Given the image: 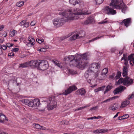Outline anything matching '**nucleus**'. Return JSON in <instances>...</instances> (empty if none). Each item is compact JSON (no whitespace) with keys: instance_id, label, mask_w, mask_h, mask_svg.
Masks as SVG:
<instances>
[{"instance_id":"8","label":"nucleus","mask_w":134,"mask_h":134,"mask_svg":"<svg viewBox=\"0 0 134 134\" xmlns=\"http://www.w3.org/2000/svg\"><path fill=\"white\" fill-rule=\"evenodd\" d=\"M48 66V62L47 61L41 60L39 67V69L44 71L47 69Z\"/></svg>"},{"instance_id":"19","label":"nucleus","mask_w":134,"mask_h":134,"mask_svg":"<svg viewBox=\"0 0 134 134\" xmlns=\"http://www.w3.org/2000/svg\"><path fill=\"white\" fill-rule=\"evenodd\" d=\"M79 59H82V60L86 61L88 59L87 58V54L85 53L80 55Z\"/></svg>"},{"instance_id":"18","label":"nucleus","mask_w":134,"mask_h":134,"mask_svg":"<svg viewBox=\"0 0 134 134\" xmlns=\"http://www.w3.org/2000/svg\"><path fill=\"white\" fill-rule=\"evenodd\" d=\"M34 104V107H38L40 105V100L38 99H35L32 100Z\"/></svg>"},{"instance_id":"39","label":"nucleus","mask_w":134,"mask_h":134,"mask_svg":"<svg viewBox=\"0 0 134 134\" xmlns=\"http://www.w3.org/2000/svg\"><path fill=\"white\" fill-rule=\"evenodd\" d=\"M28 39L29 42L32 43H34L35 41L34 39L31 37H29Z\"/></svg>"},{"instance_id":"5","label":"nucleus","mask_w":134,"mask_h":134,"mask_svg":"<svg viewBox=\"0 0 134 134\" xmlns=\"http://www.w3.org/2000/svg\"><path fill=\"white\" fill-rule=\"evenodd\" d=\"M133 82L132 79H130L128 77H127L124 78L122 77L120 78L117 82V83L118 85L122 83L124 85L128 86L131 85Z\"/></svg>"},{"instance_id":"46","label":"nucleus","mask_w":134,"mask_h":134,"mask_svg":"<svg viewBox=\"0 0 134 134\" xmlns=\"http://www.w3.org/2000/svg\"><path fill=\"white\" fill-rule=\"evenodd\" d=\"M36 41L37 42H38L39 43L41 44L43 41V39L40 40L39 38H37L36 40Z\"/></svg>"},{"instance_id":"58","label":"nucleus","mask_w":134,"mask_h":134,"mask_svg":"<svg viewBox=\"0 0 134 134\" xmlns=\"http://www.w3.org/2000/svg\"><path fill=\"white\" fill-rule=\"evenodd\" d=\"M46 50L45 48H41L40 49L41 52H45L46 51Z\"/></svg>"},{"instance_id":"32","label":"nucleus","mask_w":134,"mask_h":134,"mask_svg":"<svg viewBox=\"0 0 134 134\" xmlns=\"http://www.w3.org/2000/svg\"><path fill=\"white\" fill-rule=\"evenodd\" d=\"M35 63H35V61L32 60L30 61L29 62L30 66L32 68L35 67Z\"/></svg>"},{"instance_id":"4","label":"nucleus","mask_w":134,"mask_h":134,"mask_svg":"<svg viewBox=\"0 0 134 134\" xmlns=\"http://www.w3.org/2000/svg\"><path fill=\"white\" fill-rule=\"evenodd\" d=\"M47 103V107L48 110H52L57 106V102L55 97L49 98L44 100Z\"/></svg>"},{"instance_id":"11","label":"nucleus","mask_w":134,"mask_h":134,"mask_svg":"<svg viewBox=\"0 0 134 134\" xmlns=\"http://www.w3.org/2000/svg\"><path fill=\"white\" fill-rule=\"evenodd\" d=\"M126 88L122 86H120L119 87L116 88L113 91L114 95L120 92L123 91Z\"/></svg>"},{"instance_id":"51","label":"nucleus","mask_w":134,"mask_h":134,"mask_svg":"<svg viewBox=\"0 0 134 134\" xmlns=\"http://www.w3.org/2000/svg\"><path fill=\"white\" fill-rule=\"evenodd\" d=\"M98 107L97 106H96L95 107H94L92 108H91L90 110H96L97 109Z\"/></svg>"},{"instance_id":"41","label":"nucleus","mask_w":134,"mask_h":134,"mask_svg":"<svg viewBox=\"0 0 134 134\" xmlns=\"http://www.w3.org/2000/svg\"><path fill=\"white\" fill-rule=\"evenodd\" d=\"M134 97V94L132 93L131 95H129L127 98L128 99L130 100Z\"/></svg>"},{"instance_id":"35","label":"nucleus","mask_w":134,"mask_h":134,"mask_svg":"<svg viewBox=\"0 0 134 134\" xmlns=\"http://www.w3.org/2000/svg\"><path fill=\"white\" fill-rule=\"evenodd\" d=\"M33 126L34 127L37 129H41V126L39 124H34L33 125Z\"/></svg>"},{"instance_id":"42","label":"nucleus","mask_w":134,"mask_h":134,"mask_svg":"<svg viewBox=\"0 0 134 134\" xmlns=\"http://www.w3.org/2000/svg\"><path fill=\"white\" fill-rule=\"evenodd\" d=\"M26 45L28 47H31L34 45V44L33 43L30 42H27Z\"/></svg>"},{"instance_id":"55","label":"nucleus","mask_w":134,"mask_h":134,"mask_svg":"<svg viewBox=\"0 0 134 134\" xmlns=\"http://www.w3.org/2000/svg\"><path fill=\"white\" fill-rule=\"evenodd\" d=\"M19 49V48H15L13 49H12V51L13 52H16L18 51Z\"/></svg>"},{"instance_id":"1","label":"nucleus","mask_w":134,"mask_h":134,"mask_svg":"<svg viewBox=\"0 0 134 134\" xmlns=\"http://www.w3.org/2000/svg\"><path fill=\"white\" fill-rule=\"evenodd\" d=\"M69 2L70 4L74 6L79 4V6L77 8L68 9L65 11L70 14L72 15V16L76 19L79 18V15L89 14L91 13L90 10H84L83 7L84 3L82 0H69Z\"/></svg>"},{"instance_id":"3","label":"nucleus","mask_w":134,"mask_h":134,"mask_svg":"<svg viewBox=\"0 0 134 134\" xmlns=\"http://www.w3.org/2000/svg\"><path fill=\"white\" fill-rule=\"evenodd\" d=\"M100 67V65L99 63H93L91 64L89 68L85 74V76L86 77L87 76L90 75L91 74L94 73L95 72H97L95 77L98 76V69Z\"/></svg>"},{"instance_id":"15","label":"nucleus","mask_w":134,"mask_h":134,"mask_svg":"<svg viewBox=\"0 0 134 134\" xmlns=\"http://www.w3.org/2000/svg\"><path fill=\"white\" fill-rule=\"evenodd\" d=\"M119 105L115 103L111 105L109 108V109L112 110L114 111L118 109Z\"/></svg>"},{"instance_id":"21","label":"nucleus","mask_w":134,"mask_h":134,"mask_svg":"<svg viewBox=\"0 0 134 134\" xmlns=\"http://www.w3.org/2000/svg\"><path fill=\"white\" fill-rule=\"evenodd\" d=\"M134 54H131L130 55L128 56V59H126V60H124V61L125 62H124V64L125 65V66L127 67H128V60H131L132 58V57L133 56V55Z\"/></svg>"},{"instance_id":"45","label":"nucleus","mask_w":134,"mask_h":134,"mask_svg":"<svg viewBox=\"0 0 134 134\" xmlns=\"http://www.w3.org/2000/svg\"><path fill=\"white\" fill-rule=\"evenodd\" d=\"M94 81L93 79H90L87 80L88 82L90 83L91 85H92L93 84V82Z\"/></svg>"},{"instance_id":"38","label":"nucleus","mask_w":134,"mask_h":134,"mask_svg":"<svg viewBox=\"0 0 134 134\" xmlns=\"http://www.w3.org/2000/svg\"><path fill=\"white\" fill-rule=\"evenodd\" d=\"M23 102L26 105L29 106V103L30 102V100L27 99H25L23 100Z\"/></svg>"},{"instance_id":"64","label":"nucleus","mask_w":134,"mask_h":134,"mask_svg":"<svg viewBox=\"0 0 134 134\" xmlns=\"http://www.w3.org/2000/svg\"><path fill=\"white\" fill-rule=\"evenodd\" d=\"M65 120L61 121L60 122V123H59V124L61 125L65 124Z\"/></svg>"},{"instance_id":"24","label":"nucleus","mask_w":134,"mask_h":134,"mask_svg":"<svg viewBox=\"0 0 134 134\" xmlns=\"http://www.w3.org/2000/svg\"><path fill=\"white\" fill-rule=\"evenodd\" d=\"M93 21L94 20L93 18L91 19V17H89L84 21L83 24L85 25L88 24L90 23L93 22Z\"/></svg>"},{"instance_id":"30","label":"nucleus","mask_w":134,"mask_h":134,"mask_svg":"<svg viewBox=\"0 0 134 134\" xmlns=\"http://www.w3.org/2000/svg\"><path fill=\"white\" fill-rule=\"evenodd\" d=\"M107 19V18L105 19V20H102V21L99 22L98 24H101L105 23H112V21H108L106 20Z\"/></svg>"},{"instance_id":"47","label":"nucleus","mask_w":134,"mask_h":134,"mask_svg":"<svg viewBox=\"0 0 134 134\" xmlns=\"http://www.w3.org/2000/svg\"><path fill=\"white\" fill-rule=\"evenodd\" d=\"M102 37V36H98V37H96L95 38H94L93 39H92V40H89V42H92V41H94V40H97V39L100 38V37Z\"/></svg>"},{"instance_id":"10","label":"nucleus","mask_w":134,"mask_h":134,"mask_svg":"<svg viewBox=\"0 0 134 134\" xmlns=\"http://www.w3.org/2000/svg\"><path fill=\"white\" fill-rule=\"evenodd\" d=\"M77 89V87L75 86H70L67 90H65V91L64 92V93L65 95H67L73 91Z\"/></svg>"},{"instance_id":"28","label":"nucleus","mask_w":134,"mask_h":134,"mask_svg":"<svg viewBox=\"0 0 134 134\" xmlns=\"http://www.w3.org/2000/svg\"><path fill=\"white\" fill-rule=\"evenodd\" d=\"M41 60H38L35 61V67H36L37 68V69H39V67L40 66V64L41 62Z\"/></svg>"},{"instance_id":"50","label":"nucleus","mask_w":134,"mask_h":134,"mask_svg":"<svg viewBox=\"0 0 134 134\" xmlns=\"http://www.w3.org/2000/svg\"><path fill=\"white\" fill-rule=\"evenodd\" d=\"M69 72L72 74H75L76 73V71H74L72 70L69 69Z\"/></svg>"},{"instance_id":"27","label":"nucleus","mask_w":134,"mask_h":134,"mask_svg":"<svg viewBox=\"0 0 134 134\" xmlns=\"http://www.w3.org/2000/svg\"><path fill=\"white\" fill-rule=\"evenodd\" d=\"M85 33V31L81 29H77L73 32L74 33H76V34H82Z\"/></svg>"},{"instance_id":"56","label":"nucleus","mask_w":134,"mask_h":134,"mask_svg":"<svg viewBox=\"0 0 134 134\" xmlns=\"http://www.w3.org/2000/svg\"><path fill=\"white\" fill-rule=\"evenodd\" d=\"M7 46L8 47H10L13 45V44L12 43H7L6 44Z\"/></svg>"},{"instance_id":"62","label":"nucleus","mask_w":134,"mask_h":134,"mask_svg":"<svg viewBox=\"0 0 134 134\" xmlns=\"http://www.w3.org/2000/svg\"><path fill=\"white\" fill-rule=\"evenodd\" d=\"M115 73H113L112 74V75H110L109 77L111 79H113L114 78V76H115Z\"/></svg>"},{"instance_id":"59","label":"nucleus","mask_w":134,"mask_h":134,"mask_svg":"<svg viewBox=\"0 0 134 134\" xmlns=\"http://www.w3.org/2000/svg\"><path fill=\"white\" fill-rule=\"evenodd\" d=\"M129 116V115L127 114H125L122 116L124 119L127 118Z\"/></svg>"},{"instance_id":"14","label":"nucleus","mask_w":134,"mask_h":134,"mask_svg":"<svg viewBox=\"0 0 134 134\" xmlns=\"http://www.w3.org/2000/svg\"><path fill=\"white\" fill-rule=\"evenodd\" d=\"M85 93V90L83 88L78 90L75 92V93L76 94L81 95V96L84 95Z\"/></svg>"},{"instance_id":"36","label":"nucleus","mask_w":134,"mask_h":134,"mask_svg":"<svg viewBox=\"0 0 134 134\" xmlns=\"http://www.w3.org/2000/svg\"><path fill=\"white\" fill-rule=\"evenodd\" d=\"M79 36L78 34H76V35H73L71 37H70V40H73L76 39L77 38H78Z\"/></svg>"},{"instance_id":"52","label":"nucleus","mask_w":134,"mask_h":134,"mask_svg":"<svg viewBox=\"0 0 134 134\" xmlns=\"http://www.w3.org/2000/svg\"><path fill=\"white\" fill-rule=\"evenodd\" d=\"M36 23L35 21L33 20L30 23V25L31 26H34L35 25Z\"/></svg>"},{"instance_id":"23","label":"nucleus","mask_w":134,"mask_h":134,"mask_svg":"<svg viewBox=\"0 0 134 134\" xmlns=\"http://www.w3.org/2000/svg\"><path fill=\"white\" fill-rule=\"evenodd\" d=\"M129 103L130 101L128 100H126L123 102H122L121 103L120 108H123L129 104Z\"/></svg>"},{"instance_id":"44","label":"nucleus","mask_w":134,"mask_h":134,"mask_svg":"<svg viewBox=\"0 0 134 134\" xmlns=\"http://www.w3.org/2000/svg\"><path fill=\"white\" fill-rule=\"evenodd\" d=\"M127 55L125 54H123V57L121 58V60L124 59V60H126V59H128V57H127Z\"/></svg>"},{"instance_id":"53","label":"nucleus","mask_w":134,"mask_h":134,"mask_svg":"<svg viewBox=\"0 0 134 134\" xmlns=\"http://www.w3.org/2000/svg\"><path fill=\"white\" fill-rule=\"evenodd\" d=\"M26 20H23V21H21L19 24L20 25H24Z\"/></svg>"},{"instance_id":"49","label":"nucleus","mask_w":134,"mask_h":134,"mask_svg":"<svg viewBox=\"0 0 134 134\" xmlns=\"http://www.w3.org/2000/svg\"><path fill=\"white\" fill-rule=\"evenodd\" d=\"M100 129H97L96 130L93 131V132L94 133L99 134V133H100Z\"/></svg>"},{"instance_id":"22","label":"nucleus","mask_w":134,"mask_h":134,"mask_svg":"<svg viewBox=\"0 0 134 134\" xmlns=\"http://www.w3.org/2000/svg\"><path fill=\"white\" fill-rule=\"evenodd\" d=\"M120 9L121 10L122 12L124 13H125L127 10L126 6L123 3V4L121 6V8Z\"/></svg>"},{"instance_id":"34","label":"nucleus","mask_w":134,"mask_h":134,"mask_svg":"<svg viewBox=\"0 0 134 134\" xmlns=\"http://www.w3.org/2000/svg\"><path fill=\"white\" fill-rule=\"evenodd\" d=\"M103 117H102L101 116H98L97 117H96V116H94L93 117H91V118H87V120H89L90 119H91V120H93V119H99L100 118H102Z\"/></svg>"},{"instance_id":"25","label":"nucleus","mask_w":134,"mask_h":134,"mask_svg":"<svg viewBox=\"0 0 134 134\" xmlns=\"http://www.w3.org/2000/svg\"><path fill=\"white\" fill-rule=\"evenodd\" d=\"M29 66H30L29 62H28L20 64L19 67L24 68Z\"/></svg>"},{"instance_id":"20","label":"nucleus","mask_w":134,"mask_h":134,"mask_svg":"<svg viewBox=\"0 0 134 134\" xmlns=\"http://www.w3.org/2000/svg\"><path fill=\"white\" fill-rule=\"evenodd\" d=\"M113 87L111 83H109L106 87V90L104 91V93L105 94L106 93L108 92L112 89Z\"/></svg>"},{"instance_id":"63","label":"nucleus","mask_w":134,"mask_h":134,"mask_svg":"<svg viewBox=\"0 0 134 134\" xmlns=\"http://www.w3.org/2000/svg\"><path fill=\"white\" fill-rule=\"evenodd\" d=\"M71 35H68L66 37V36L64 37H63L62 38H61V40H63L66 38H68V37H69Z\"/></svg>"},{"instance_id":"57","label":"nucleus","mask_w":134,"mask_h":134,"mask_svg":"<svg viewBox=\"0 0 134 134\" xmlns=\"http://www.w3.org/2000/svg\"><path fill=\"white\" fill-rule=\"evenodd\" d=\"M115 97H112L110 98L109 99H107V102H109L111 100H112L113 99H114Z\"/></svg>"},{"instance_id":"26","label":"nucleus","mask_w":134,"mask_h":134,"mask_svg":"<svg viewBox=\"0 0 134 134\" xmlns=\"http://www.w3.org/2000/svg\"><path fill=\"white\" fill-rule=\"evenodd\" d=\"M0 122L3 123L4 122V120H7L6 119V117L4 115L2 114L1 115H0Z\"/></svg>"},{"instance_id":"16","label":"nucleus","mask_w":134,"mask_h":134,"mask_svg":"<svg viewBox=\"0 0 134 134\" xmlns=\"http://www.w3.org/2000/svg\"><path fill=\"white\" fill-rule=\"evenodd\" d=\"M75 57L74 55H70L66 56L64 58V60L65 61L69 62L70 63L72 61L73 59H74Z\"/></svg>"},{"instance_id":"13","label":"nucleus","mask_w":134,"mask_h":134,"mask_svg":"<svg viewBox=\"0 0 134 134\" xmlns=\"http://www.w3.org/2000/svg\"><path fill=\"white\" fill-rule=\"evenodd\" d=\"M79 60H78L77 58L76 57H75L74 59L70 62V65H72L74 66H78V64H79Z\"/></svg>"},{"instance_id":"17","label":"nucleus","mask_w":134,"mask_h":134,"mask_svg":"<svg viewBox=\"0 0 134 134\" xmlns=\"http://www.w3.org/2000/svg\"><path fill=\"white\" fill-rule=\"evenodd\" d=\"M128 68L127 67L125 66H123V72L122 75L123 76H126L128 75Z\"/></svg>"},{"instance_id":"12","label":"nucleus","mask_w":134,"mask_h":134,"mask_svg":"<svg viewBox=\"0 0 134 134\" xmlns=\"http://www.w3.org/2000/svg\"><path fill=\"white\" fill-rule=\"evenodd\" d=\"M131 19L130 18H128L123 20L122 23H123L125 26L127 27L131 24Z\"/></svg>"},{"instance_id":"60","label":"nucleus","mask_w":134,"mask_h":134,"mask_svg":"<svg viewBox=\"0 0 134 134\" xmlns=\"http://www.w3.org/2000/svg\"><path fill=\"white\" fill-rule=\"evenodd\" d=\"M8 56H12L14 55V53L13 52H11L8 54Z\"/></svg>"},{"instance_id":"48","label":"nucleus","mask_w":134,"mask_h":134,"mask_svg":"<svg viewBox=\"0 0 134 134\" xmlns=\"http://www.w3.org/2000/svg\"><path fill=\"white\" fill-rule=\"evenodd\" d=\"M34 104L33 103L32 100L30 101V102L29 103V106L30 107H34Z\"/></svg>"},{"instance_id":"29","label":"nucleus","mask_w":134,"mask_h":134,"mask_svg":"<svg viewBox=\"0 0 134 134\" xmlns=\"http://www.w3.org/2000/svg\"><path fill=\"white\" fill-rule=\"evenodd\" d=\"M108 72V69L107 68H104L103 69L101 73V75L103 77Z\"/></svg>"},{"instance_id":"6","label":"nucleus","mask_w":134,"mask_h":134,"mask_svg":"<svg viewBox=\"0 0 134 134\" xmlns=\"http://www.w3.org/2000/svg\"><path fill=\"white\" fill-rule=\"evenodd\" d=\"M111 1L110 6H112L114 8L118 9H120L121 6L123 4V1L122 0H109Z\"/></svg>"},{"instance_id":"7","label":"nucleus","mask_w":134,"mask_h":134,"mask_svg":"<svg viewBox=\"0 0 134 134\" xmlns=\"http://www.w3.org/2000/svg\"><path fill=\"white\" fill-rule=\"evenodd\" d=\"M103 12L109 15H114L116 13V11L109 6H105L102 10Z\"/></svg>"},{"instance_id":"61","label":"nucleus","mask_w":134,"mask_h":134,"mask_svg":"<svg viewBox=\"0 0 134 134\" xmlns=\"http://www.w3.org/2000/svg\"><path fill=\"white\" fill-rule=\"evenodd\" d=\"M116 50V48H112L111 49V52H114Z\"/></svg>"},{"instance_id":"31","label":"nucleus","mask_w":134,"mask_h":134,"mask_svg":"<svg viewBox=\"0 0 134 134\" xmlns=\"http://www.w3.org/2000/svg\"><path fill=\"white\" fill-rule=\"evenodd\" d=\"M24 4V2L23 1H19L17 2L16 4V6L18 7H20Z\"/></svg>"},{"instance_id":"2","label":"nucleus","mask_w":134,"mask_h":134,"mask_svg":"<svg viewBox=\"0 0 134 134\" xmlns=\"http://www.w3.org/2000/svg\"><path fill=\"white\" fill-rule=\"evenodd\" d=\"M59 14L62 15V18H57L53 20V25L57 27L62 26L64 23L69 20H76L72 16V15L70 14L65 11L64 12L61 11L59 12Z\"/></svg>"},{"instance_id":"54","label":"nucleus","mask_w":134,"mask_h":134,"mask_svg":"<svg viewBox=\"0 0 134 134\" xmlns=\"http://www.w3.org/2000/svg\"><path fill=\"white\" fill-rule=\"evenodd\" d=\"M29 22H26L24 26L25 27H29Z\"/></svg>"},{"instance_id":"43","label":"nucleus","mask_w":134,"mask_h":134,"mask_svg":"<svg viewBox=\"0 0 134 134\" xmlns=\"http://www.w3.org/2000/svg\"><path fill=\"white\" fill-rule=\"evenodd\" d=\"M100 133H103L105 132H107L108 130L107 129H100Z\"/></svg>"},{"instance_id":"37","label":"nucleus","mask_w":134,"mask_h":134,"mask_svg":"<svg viewBox=\"0 0 134 134\" xmlns=\"http://www.w3.org/2000/svg\"><path fill=\"white\" fill-rule=\"evenodd\" d=\"M104 0H95L96 3L97 5H99L102 4Z\"/></svg>"},{"instance_id":"33","label":"nucleus","mask_w":134,"mask_h":134,"mask_svg":"<svg viewBox=\"0 0 134 134\" xmlns=\"http://www.w3.org/2000/svg\"><path fill=\"white\" fill-rule=\"evenodd\" d=\"M121 72L119 71H118L117 74L114 78V79L117 80L119 79L121 76Z\"/></svg>"},{"instance_id":"40","label":"nucleus","mask_w":134,"mask_h":134,"mask_svg":"<svg viewBox=\"0 0 134 134\" xmlns=\"http://www.w3.org/2000/svg\"><path fill=\"white\" fill-rule=\"evenodd\" d=\"M89 105H87V106H84V107H81L80 108H78V109H76L75 110V111H77V110H82V109L84 108H85L87 107H89Z\"/></svg>"},{"instance_id":"9","label":"nucleus","mask_w":134,"mask_h":134,"mask_svg":"<svg viewBox=\"0 0 134 134\" xmlns=\"http://www.w3.org/2000/svg\"><path fill=\"white\" fill-rule=\"evenodd\" d=\"M79 64L77 67H79L81 69L85 68L87 65L88 63L87 61L82 60V59H79Z\"/></svg>"}]
</instances>
